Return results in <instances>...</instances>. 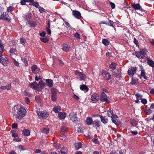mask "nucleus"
Segmentation results:
<instances>
[{"mask_svg":"<svg viewBox=\"0 0 154 154\" xmlns=\"http://www.w3.org/2000/svg\"><path fill=\"white\" fill-rule=\"evenodd\" d=\"M26 113V109L23 108H20L18 109L17 113L15 116L16 121L20 122L25 116Z\"/></svg>","mask_w":154,"mask_h":154,"instance_id":"nucleus-1","label":"nucleus"},{"mask_svg":"<svg viewBox=\"0 0 154 154\" xmlns=\"http://www.w3.org/2000/svg\"><path fill=\"white\" fill-rule=\"evenodd\" d=\"M146 54V51L145 49L140 50V51L136 52V55L137 57L140 59L143 58Z\"/></svg>","mask_w":154,"mask_h":154,"instance_id":"nucleus-2","label":"nucleus"},{"mask_svg":"<svg viewBox=\"0 0 154 154\" xmlns=\"http://www.w3.org/2000/svg\"><path fill=\"white\" fill-rule=\"evenodd\" d=\"M76 116V113L73 112L70 113L69 115V117L71 120L73 122L76 123L79 121V119Z\"/></svg>","mask_w":154,"mask_h":154,"instance_id":"nucleus-3","label":"nucleus"},{"mask_svg":"<svg viewBox=\"0 0 154 154\" xmlns=\"http://www.w3.org/2000/svg\"><path fill=\"white\" fill-rule=\"evenodd\" d=\"M75 75L79 76V80L81 81L85 80L86 78V75L83 73L76 70L75 72Z\"/></svg>","mask_w":154,"mask_h":154,"instance_id":"nucleus-4","label":"nucleus"},{"mask_svg":"<svg viewBox=\"0 0 154 154\" xmlns=\"http://www.w3.org/2000/svg\"><path fill=\"white\" fill-rule=\"evenodd\" d=\"M37 114L40 119H45L48 116V113L45 111H38Z\"/></svg>","mask_w":154,"mask_h":154,"instance_id":"nucleus-5","label":"nucleus"},{"mask_svg":"<svg viewBox=\"0 0 154 154\" xmlns=\"http://www.w3.org/2000/svg\"><path fill=\"white\" fill-rule=\"evenodd\" d=\"M137 70V68L136 67H132L128 69V73L130 76L132 77L134 74L136 73Z\"/></svg>","mask_w":154,"mask_h":154,"instance_id":"nucleus-6","label":"nucleus"},{"mask_svg":"<svg viewBox=\"0 0 154 154\" xmlns=\"http://www.w3.org/2000/svg\"><path fill=\"white\" fill-rule=\"evenodd\" d=\"M9 17L8 13L3 12L0 16V20H4L10 22L11 21V19L9 18Z\"/></svg>","mask_w":154,"mask_h":154,"instance_id":"nucleus-7","label":"nucleus"},{"mask_svg":"<svg viewBox=\"0 0 154 154\" xmlns=\"http://www.w3.org/2000/svg\"><path fill=\"white\" fill-rule=\"evenodd\" d=\"M100 99L102 102H105L107 103H109V100L107 98V96L103 92H102L101 94Z\"/></svg>","mask_w":154,"mask_h":154,"instance_id":"nucleus-8","label":"nucleus"},{"mask_svg":"<svg viewBox=\"0 0 154 154\" xmlns=\"http://www.w3.org/2000/svg\"><path fill=\"white\" fill-rule=\"evenodd\" d=\"M72 14L75 18L78 19H80L82 16L80 13L76 10H73L72 11Z\"/></svg>","mask_w":154,"mask_h":154,"instance_id":"nucleus-9","label":"nucleus"},{"mask_svg":"<svg viewBox=\"0 0 154 154\" xmlns=\"http://www.w3.org/2000/svg\"><path fill=\"white\" fill-rule=\"evenodd\" d=\"M45 85V83L43 81H40L39 83L38 84V91H41L42 89L43 88H44Z\"/></svg>","mask_w":154,"mask_h":154,"instance_id":"nucleus-10","label":"nucleus"},{"mask_svg":"<svg viewBox=\"0 0 154 154\" xmlns=\"http://www.w3.org/2000/svg\"><path fill=\"white\" fill-rule=\"evenodd\" d=\"M31 69L32 72L34 74H36L38 73L40 71V69L38 68L36 65L33 66L32 67Z\"/></svg>","mask_w":154,"mask_h":154,"instance_id":"nucleus-11","label":"nucleus"},{"mask_svg":"<svg viewBox=\"0 0 154 154\" xmlns=\"http://www.w3.org/2000/svg\"><path fill=\"white\" fill-rule=\"evenodd\" d=\"M29 85L31 88H33L35 90H36L38 91V84L36 82L30 83L29 84Z\"/></svg>","mask_w":154,"mask_h":154,"instance_id":"nucleus-12","label":"nucleus"},{"mask_svg":"<svg viewBox=\"0 0 154 154\" xmlns=\"http://www.w3.org/2000/svg\"><path fill=\"white\" fill-rule=\"evenodd\" d=\"M8 58L6 57H5V58L2 59V61L0 63H2V64L4 66H7L8 64Z\"/></svg>","mask_w":154,"mask_h":154,"instance_id":"nucleus-13","label":"nucleus"},{"mask_svg":"<svg viewBox=\"0 0 154 154\" xmlns=\"http://www.w3.org/2000/svg\"><path fill=\"white\" fill-rule=\"evenodd\" d=\"M100 98L98 95L97 94H94L91 96V99L92 101H96L98 100Z\"/></svg>","mask_w":154,"mask_h":154,"instance_id":"nucleus-14","label":"nucleus"},{"mask_svg":"<svg viewBox=\"0 0 154 154\" xmlns=\"http://www.w3.org/2000/svg\"><path fill=\"white\" fill-rule=\"evenodd\" d=\"M102 75L103 77L107 80L110 78L111 75L108 72H103Z\"/></svg>","mask_w":154,"mask_h":154,"instance_id":"nucleus-15","label":"nucleus"},{"mask_svg":"<svg viewBox=\"0 0 154 154\" xmlns=\"http://www.w3.org/2000/svg\"><path fill=\"white\" fill-rule=\"evenodd\" d=\"M92 125L94 127L99 128L100 126V121L98 120H96L93 121Z\"/></svg>","mask_w":154,"mask_h":154,"instance_id":"nucleus-16","label":"nucleus"},{"mask_svg":"<svg viewBox=\"0 0 154 154\" xmlns=\"http://www.w3.org/2000/svg\"><path fill=\"white\" fill-rule=\"evenodd\" d=\"M131 7L136 10H138L140 9V5L138 4L132 3L131 5Z\"/></svg>","mask_w":154,"mask_h":154,"instance_id":"nucleus-17","label":"nucleus"},{"mask_svg":"<svg viewBox=\"0 0 154 154\" xmlns=\"http://www.w3.org/2000/svg\"><path fill=\"white\" fill-rule=\"evenodd\" d=\"M107 113L108 116L111 118H113V117H117V116L113 114L112 111L111 109L108 110Z\"/></svg>","mask_w":154,"mask_h":154,"instance_id":"nucleus-18","label":"nucleus"},{"mask_svg":"<svg viewBox=\"0 0 154 154\" xmlns=\"http://www.w3.org/2000/svg\"><path fill=\"white\" fill-rule=\"evenodd\" d=\"M46 82L47 85L49 87H52L53 85V82L52 80L49 79H47L46 80Z\"/></svg>","mask_w":154,"mask_h":154,"instance_id":"nucleus-19","label":"nucleus"},{"mask_svg":"<svg viewBox=\"0 0 154 154\" xmlns=\"http://www.w3.org/2000/svg\"><path fill=\"white\" fill-rule=\"evenodd\" d=\"M58 117L60 119H64L66 117V114L64 112H59Z\"/></svg>","mask_w":154,"mask_h":154,"instance_id":"nucleus-20","label":"nucleus"},{"mask_svg":"<svg viewBox=\"0 0 154 154\" xmlns=\"http://www.w3.org/2000/svg\"><path fill=\"white\" fill-rule=\"evenodd\" d=\"M62 49L63 51L67 52L70 50V48L69 45L66 44L63 45Z\"/></svg>","mask_w":154,"mask_h":154,"instance_id":"nucleus-21","label":"nucleus"},{"mask_svg":"<svg viewBox=\"0 0 154 154\" xmlns=\"http://www.w3.org/2000/svg\"><path fill=\"white\" fill-rule=\"evenodd\" d=\"M80 88L81 90L84 91H85L86 92L88 91L89 90L87 86L85 85H80Z\"/></svg>","mask_w":154,"mask_h":154,"instance_id":"nucleus-22","label":"nucleus"},{"mask_svg":"<svg viewBox=\"0 0 154 154\" xmlns=\"http://www.w3.org/2000/svg\"><path fill=\"white\" fill-rule=\"evenodd\" d=\"M93 121L91 117H88L86 120V123L88 125H92Z\"/></svg>","mask_w":154,"mask_h":154,"instance_id":"nucleus-23","label":"nucleus"},{"mask_svg":"<svg viewBox=\"0 0 154 154\" xmlns=\"http://www.w3.org/2000/svg\"><path fill=\"white\" fill-rule=\"evenodd\" d=\"M100 118L101 121L104 124L107 123L108 122V119L105 118V116H100Z\"/></svg>","mask_w":154,"mask_h":154,"instance_id":"nucleus-24","label":"nucleus"},{"mask_svg":"<svg viewBox=\"0 0 154 154\" xmlns=\"http://www.w3.org/2000/svg\"><path fill=\"white\" fill-rule=\"evenodd\" d=\"M22 134L25 136H28L30 134V131L29 130L25 129L23 131Z\"/></svg>","mask_w":154,"mask_h":154,"instance_id":"nucleus-25","label":"nucleus"},{"mask_svg":"<svg viewBox=\"0 0 154 154\" xmlns=\"http://www.w3.org/2000/svg\"><path fill=\"white\" fill-rule=\"evenodd\" d=\"M61 107L60 106H55L53 108V111L55 113H57L60 110Z\"/></svg>","mask_w":154,"mask_h":154,"instance_id":"nucleus-26","label":"nucleus"},{"mask_svg":"<svg viewBox=\"0 0 154 154\" xmlns=\"http://www.w3.org/2000/svg\"><path fill=\"white\" fill-rule=\"evenodd\" d=\"M59 154H66L67 152L66 148L65 147L61 149L60 151H58Z\"/></svg>","mask_w":154,"mask_h":154,"instance_id":"nucleus-27","label":"nucleus"},{"mask_svg":"<svg viewBox=\"0 0 154 154\" xmlns=\"http://www.w3.org/2000/svg\"><path fill=\"white\" fill-rule=\"evenodd\" d=\"M11 87V84H9L6 86H2L1 87V88L3 90H10Z\"/></svg>","mask_w":154,"mask_h":154,"instance_id":"nucleus-28","label":"nucleus"},{"mask_svg":"<svg viewBox=\"0 0 154 154\" xmlns=\"http://www.w3.org/2000/svg\"><path fill=\"white\" fill-rule=\"evenodd\" d=\"M60 129V132L61 134L63 135H64L65 132L66 131V127L64 126H62L61 128Z\"/></svg>","mask_w":154,"mask_h":154,"instance_id":"nucleus-29","label":"nucleus"},{"mask_svg":"<svg viewBox=\"0 0 154 154\" xmlns=\"http://www.w3.org/2000/svg\"><path fill=\"white\" fill-rule=\"evenodd\" d=\"M147 63L150 66L152 67H154V62L152 60L148 58L147 60Z\"/></svg>","mask_w":154,"mask_h":154,"instance_id":"nucleus-30","label":"nucleus"},{"mask_svg":"<svg viewBox=\"0 0 154 154\" xmlns=\"http://www.w3.org/2000/svg\"><path fill=\"white\" fill-rule=\"evenodd\" d=\"M28 22L29 24V26L31 27H35L36 24V23L33 21L29 20L28 21Z\"/></svg>","mask_w":154,"mask_h":154,"instance_id":"nucleus-31","label":"nucleus"},{"mask_svg":"<svg viewBox=\"0 0 154 154\" xmlns=\"http://www.w3.org/2000/svg\"><path fill=\"white\" fill-rule=\"evenodd\" d=\"M138 79L135 78H133L132 79V81L130 83V84L132 85H135L138 81Z\"/></svg>","mask_w":154,"mask_h":154,"instance_id":"nucleus-32","label":"nucleus"},{"mask_svg":"<svg viewBox=\"0 0 154 154\" xmlns=\"http://www.w3.org/2000/svg\"><path fill=\"white\" fill-rule=\"evenodd\" d=\"M141 76L143 77V78L145 79H147L148 78L145 75V72L144 71V70L143 69V67H141Z\"/></svg>","mask_w":154,"mask_h":154,"instance_id":"nucleus-33","label":"nucleus"},{"mask_svg":"<svg viewBox=\"0 0 154 154\" xmlns=\"http://www.w3.org/2000/svg\"><path fill=\"white\" fill-rule=\"evenodd\" d=\"M41 132L43 133L48 134L49 133V129L48 128H43L41 130Z\"/></svg>","mask_w":154,"mask_h":154,"instance_id":"nucleus-34","label":"nucleus"},{"mask_svg":"<svg viewBox=\"0 0 154 154\" xmlns=\"http://www.w3.org/2000/svg\"><path fill=\"white\" fill-rule=\"evenodd\" d=\"M117 64L114 63H112L109 66L110 69L112 70L115 69L116 68Z\"/></svg>","mask_w":154,"mask_h":154,"instance_id":"nucleus-35","label":"nucleus"},{"mask_svg":"<svg viewBox=\"0 0 154 154\" xmlns=\"http://www.w3.org/2000/svg\"><path fill=\"white\" fill-rule=\"evenodd\" d=\"M75 145V148L76 149H79V148L81 147L82 146V144L80 142L76 143Z\"/></svg>","mask_w":154,"mask_h":154,"instance_id":"nucleus-36","label":"nucleus"},{"mask_svg":"<svg viewBox=\"0 0 154 154\" xmlns=\"http://www.w3.org/2000/svg\"><path fill=\"white\" fill-rule=\"evenodd\" d=\"M102 42L103 44L106 46L108 45L109 43V41L106 39H103Z\"/></svg>","mask_w":154,"mask_h":154,"instance_id":"nucleus-37","label":"nucleus"},{"mask_svg":"<svg viewBox=\"0 0 154 154\" xmlns=\"http://www.w3.org/2000/svg\"><path fill=\"white\" fill-rule=\"evenodd\" d=\"M30 5L34 6L36 8H38L39 7V5L38 3V2H35L34 1H33V2L30 3Z\"/></svg>","mask_w":154,"mask_h":154,"instance_id":"nucleus-38","label":"nucleus"},{"mask_svg":"<svg viewBox=\"0 0 154 154\" xmlns=\"http://www.w3.org/2000/svg\"><path fill=\"white\" fill-rule=\"evenodd\" d=\"M117 117H113L112 118V121L116 125H118L119 124V122L117 119H116V118Z\"/></svg>","mask_w":154,"mask_h":154,"instance_id":"nucleus-39","label":"nucleus"},{"mask_svg":"<svg viewBox=\"0 0 154 154\" xmlns=\"http://www.w3.org/2000/svg\"><path fill=\"white\" fill-rule=\"evenodd\" d=\"M25 16L26 17V19L28 21L29 20L31 17V14L29 13H27Z\"/></svg>","mask_w":154,"mask_h":154,"instance_id":"nucleus-40","label":"nucleus"},{"mask_svg":"<svg viewBox=\"0 0 154 154\" xmlns=\"http://www.w3.org/2000/svg\"><path fill=\"white\" fill-rule=\"evenodd\" d=\"M51 92L52 94V95L53 94H57V90L56 88H53L51 89Z\"/></svg>","mask_w":154,"mask_h":154,"instance_id":"nucleus-41","label":"nucleus"},{"mask_svg":"<svg viewBox=\"0 0 154 154\" xmlns=\"http://www.w3.org/2000/svg\"><path fill=\"white\" fill-rule=\"evenodd\" d=\"M41 41L44 43L47 42L49 40L47 38H40Z\"/></svg>","mask_w":154,"mask_h":154,"instance_id":"nucleus-42","label":"nucleus"},{"mask_svg":"<svg viewBox=\"0 0 154 154\" xmlns=\"http://www.w3.org/2000/svg\"><path fill=\"white\" fill-rule=\"evenodd\" d=\"M57 99V96L56 94L52 95L51 96V100H52L54 101H55Z\"/></svg>","mask_w":154,"mask_h":154,"instance_id":"nucleus-43","label":"nucleus"},{"mask_svg":"<svg viewBox=\"0 0 154 154\" xmlns=\"http://www.w3.org/2000/svg\"><path fill=\"white\" fill-rule=\"evenodd\" d=\"M145 112L147 115H149L152 113V111L150 109H147L145 110Z\"/></svg>","mask_w":154,"mask_h":154,"instance_id":"nucleus-44","label":"nucleus"},{"mask_svg":"<svg viewBox=\"0 0 154 154\" xmlns=\"http://www.w3.org/2000/svg\"><path fill=\"white\" fill-rule=\"evenodd\" d=\"M135 96L137 99H142V96L140 94L138 93L136 94H135Z\"/></svg>","mask_w":154,"mask_h":154,"instance_id":"nucleus-45","label":"nucleus"},{"mask_svg":"<svg viewBox=\"0 0 154 154\" xmlns=\"http://www.w3.org/2000/svg\"><path fill=\"white\" fill-rule=\"evenodd\" d=\"M38 8L40 12L41 13H43L45 11V10L42 8L39 7Z\"/></svg>","mask_w":154,"mask_h":154,"instance_id":"nucleus-46","label":"nucleus"},{"mask_svg":"<svg viewBox=\"0 0 154 154\" xmlns=\"http://www.w3.org/2000/svg\"><path fill=\"white\" fill-rule=\"evenodd\" d=\"M80 34L77 32L75 33L74 34V36L77 39H80Z\"/></svg>","mask_w":154,"mask_h":154,"instance_id":"nucleus-47","label":"nucleus"},{"mask_svg":"<svg viewBox=\"0 0 154 154\" xmlns=\"http://www.w3.org/2000/svg\"><path fill=\"white\" fill-rule=\"evenodd\" d=\"M20 42L21 44L24 45L26 43V40L23 38H20Z\"/></svg>","mask_w":154,"mask_h":154,"instance_id":"nucleus-48","label":"nucleus"},{"mask_svg":"<svg viewBox=\"0 0 154 154\" xmlns=\"http://www.w3.org/2000/svg\"><path fill=\"white\" fill-rule=\"evenodd\" d=\"M14 9V8L12 6H9L7 9V11L9 12L13 11Z\"/></svg>","mask_w":154,"mask_h":154,"instance_id":"nucleus-49","label":"nucleus"},{"mask_svg":"<svg viewBox=\"0 0 154 154\" xmlns=\"http://www.w3.org/2000/svg\"><path fill=\"white\" fill-rule=\"evenodd\" d=\"M141 103L143 104H145L147 103V100L145 99H141Z\"/></svg>","mask_w":154,"mask_h":154,"instance_id":"nucleus-50","label":"nucleus"},{"mask_svg":"<svg viewBox=\"0 0 154 154\" xmlns=\"http://www.w3.org/2000/svg\"><path fill=\"white\" fill-rule=\"evenodd\" d=\"M12 136L14 137H16L18 136V135L16 133H15V132L14 131H12Z\"/></svg>","mask_w":154,"mask_h":154,"instance_id":"nucleus-51","label":"nucleus"},{"mask_svg":"<svg viewBox=\"0 0 154 154\" xmlns=\"http://www.w3.org/2000/svg\"><path fill=\"white\" fill-rule=\"evenodd\" d=\"M54 146H55V148H56V149L58 150L60 149V146L59 144H55L54 145Z\"/></svg>","mask_w":154,"mask_h":154,"instance_id":"nucleus-52","label":"nucleus"},{"mask_svg":"<svg viewBox=\"0 0 154 154\" xmlns=\"http://www.w3.org/2000/svg\"><path fill=\"white\" fill-rule=\"evenodd\" d=\"M0 48H1L2 51H3L4 50V47L3 46V45H2V42H1L0 40Z\"/></svg>","mask_w":154,"mask_h":154,"instance_id":"nucleus-53","label":"nucleus"},{"mask_svg":"<svg viewBox=\"0 0 154 154\" xmlns=\"http://www.w3.org/2000/svg\"><path fill=\"white\" fill-rule=\"evenodd\" d=\"M35 152L38 153L41 152V150L39 149H34V150Z\"/></svg>","mask_w":154,"mask_h":154,"instance_id":"nucleus-54","label":"nucleus"},{"mask_svg":"<svg viewBox=\"0 0 154 154\" xmlns=\"http://www.w3.org/2000/svg\"><path fill=\"white\" fill-rule=\"evenodd\" d=\"M27 2L26 0H22L20 2L21 4L22 5H25Z\"/></svg>","mask_w":154,"mask_h":154,"instance_id":"nucleus-55","label":"nucleus"},{"mask_svg":"<svg viewBox=\"0 0 154 154\" xmlns=\"http://www.w3.org/2000/svg\"><path fill=\"white\" fill-rule=\"evenodd\" d=\"M24 94L26 96H27L29 97H31V94H30L29 93L27 92L26 91H24Z\"/></svg>","mask_w":154,"mask_h":154,"instance_id":"nucleus-56","label":"nucleus"},{"mask_svg":"<svg viewBox=\"0 0 154 154\" xmlns=\"http://www.w3.org/2000/svg\"><path fill=\"white\" fill-rule=\"evenodd\" d=\"M110 4L112 9H114L115 8V5L114 3L111 2H110Z\"/></svg>","mask_w":154,"mask_h":154,"instance_id":"nucleus-57","label":"nucleus"},{"mask_svg":"<svg viewBox=\"0 0 154 154\" xmlns=\"http://www.w3.org/2000/svg\"><path fill=\"white\" fill-rule=\"evenodd\" d=\"M134 43L136 44L137 46H138V42L135 38H134Z\"/></svg>","mask_w":154,"mask_h":154,"instance_id":"nucleus-58","label":"nucleus"},{"mask_svg":"<svg viewBox=\"0 0 154 154\" xmlns=\"http://www.w3.org/2000/svg\"><path fill=\"white\" fill-rule=\"evenodd\" d=\"M17 126V123H14L12 125V128H16Z\"/></svg>","mask_w":154,"mask_h":154,"instance_id":"nucleus-59","label":"nucleus"},{"mask_svg":"<svg viewBox=\"0 0 154 154\" xmlns=\"http://www.w3.org/2000/svg\"><path fill=\"white\" fill-rule=\"evenodd\" d=\"M130 131L133 135H135L137 134H138V132L137 131Z\"/></svg>","mask_w":154,"mask_h":154,"instance_id":"nucleus-60","label":"nucleus"},{"mask_svg":"<svg viewBox=\"0 0 154 154\" xmlns=\"http://www.w3.org/2000/svg\"><path fill=\"white\" fill-rule=\"evenodd\" d=\"M25 101L27 104H29L30 103L28 97L25 98Z\"/></svg>","mask_w":154,"mask_h":154,"instance_id":"nucleus-61","label":"nucleus"},{"mask_svg":"<svg viewBox=\"0 0 154 154\" xmlns=\"http://www.w3.org/2000/svg\"><path fill=\"white\" fill-rule=\"evenodd\" d=\"M72 97L76 100H78L79 99V97L75 94H74Z\"/></svg>","mask_w":154,"mask_h":154,"instance_id":"nucleus-62","label":"nucleus"},{"mask_svg":"<svg viewBox=\"0 0 154 154\" xmlns=\"http://www.w3.org/2000/svg\"><path fill=\"white\" fill-rule=\"evenodd\" d=\"M47 32L48 33V34H50L51 33V30L49 29L48 27H47L46 29Z\"/></svg>","mask_w":154,"mask_h":154,"instance_id":"nucleus-63","label":"nucleus"},{"mask_svg":"<svg viewBox=\"0 0 154 154\" xmlns=\"http://www.w3.org/2000/svg\"><path fill=\"white\" fill-rule=\"evenodd\" d=\"M14 64L15 65H16L17 66H19V63L18 62L16 61L15 60H14Z\"/></svg>","mask_w":154,"mask_h":154,"instance_id":"nucleus-64","label":"nucleus"}]
</instances>
